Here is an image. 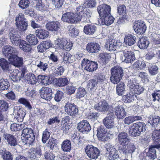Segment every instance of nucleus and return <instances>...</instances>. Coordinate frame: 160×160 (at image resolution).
Wrapping results in <instances>:
<instances>
[{
    "label": "nucleus",
    "instance_id": "1",
    "mask_svg": "<svg viewBox=\"0 0 160 160\" xmlns=\"http://www.w3.org/2000/svg\"><path fill=\"white\" fill-rule=\"evenodd\" d=\"M76 12L77 14L78 22H90V19L91 17L92 13L88 9L82 6H79L76 8Z\"/></svg>",
    "mask_w": 160,
    "mask_h": 160
},
{
    "label": "nucleus",
    "instance_id": "2",
    "mask_svg": "<svg viewBox=\"0 0 160 160\" xmlns=\"http://www.w3.org/2000/svg\"><path fill=\"white\" fill-rule=\"evenodd\" d=\"M25 125V128L22 131L21 139L22 142L24 144L32 145L35 140V135L32 129L27 128Z\"/></svg>",
    "mask_w": 160,
    "mask_h": 160
},
{
    "label": "nucleus",
    "instance_id": "3",
    "mask_svg": "<svg viewBox=\"0 0 160 160\" xmlns=\"http://www.w3.org/2000/svg\"><path fill=\"white\" fill-rule=\"evenodd\" d=\"M146 126L145 123L140 122L134 123L129 128V133L131 136L136 137L140 135L141 132H145Z\"/></svg>",
    "mask_w": 160,
    "mask_h": 160
},
{
    "label": "nucleus",
    "instance_id": "4",
    "mask_svg": "<svg viewBox=\"0 0 160 160\" xmlns=\"http://www.w3.org/2000/svg\"><path fill=\"white\" fill-rule=\"evenodd\" d=\"M118 142L120 145L118 148L119 152L120 153H125L126 147L131 141L127 133L122 132L118 134Z\"/></svg>",
    "mask_w": 160,
    "mask_h": 160
},
{
    "label": "nucleus",
    "instance_id": "5",
    "mask_svg": "<svg viewBox=\"0 0 160 160\" xmlns=\"http://www.w3.org/2000/svg\"><path fill=\"white\" fill-rule=\"evenodd\" d=\"M110 80L114 84H117L120 82L123 75L122 68L118 66H115L111 70Z\"/></svg>",
    "mask_w": 160,
    "mask_h": 160
},
{
    "label": "nucleus",
    "instance_id": "6",
    "mask_svg": "<svg viewBox=\"0 0 160 160\" xmlns=\"http://www.w3.org/2000/svg\"><path fill=\"white\" fill-rule=\"evenodd\" d=\"M54 44L58 49L66 51H69L72 46V43L68 42L66 39L64 38H58L55 41Z\"/></svg>",
    "mask_w": 160,
    "mask_h": 160
},
{
    "label": "nucleus",
    "instance_id": "7",
    "mask_svg": "<svg viewBox=\"0 0 160 160\" xmlns=\"http://www.w3.org/2000/svg\"><path fill=\"white\" fill-rule=\"evenodd\" d=\"M81 66L82 68L89 72L95 71L98 68V64L96 62L90 61L87 58L83 59Z\"/></svg>",
    "mask_w": 160,
    "mask_h": 160
},
{
    "label": "nucleus",
    "instance_id": "8",
    "mask_svg": "<svg viewBox=\"0 0 160 160\" xmlns=\"http://www.w3.org/2000/svg\"><path fill=\"white\" fill-rule=\"evenodd\" d=\"M85 151L88 157L93 159L97 158L100 154V150L92 145L87 146L85 148Z\"/></svg>",
    "mask_w": 160,
    "mask_h": 160
},
{
    "label": "nucleus",
    "instance_id": "9",
    "mask_svg": "<svg viewBox=\"0 0 160 160\" xmlns=\"http://www.w3.org/2000/svg\"><path fill=\"white\" fill-rule=\"evenodd\" d=\"M77 14H74L71 12H67L63 14L62 16V21L67 23H72L78 21Z\"/></svg>",
    "mask_w": 160,
    "mask_h": 160
},
{
    "label": "nucleus",
    "instance_id": "10",
    "mask_svg": "<svg viewBox=\"0 0 160 160\" xmlns=\"http://www.w3.org/2000/svg\"><path fill=\"white\" fill-rule=\"evenodd\" d=\"M133 28L136 33L138 34H141L145 33L147 27L143 21L138 20L134 22Z\"/></svg>",
    "mask_w": 160,
    "mask_h": 160
},
{
    "label": "nucleus",
    "instance_id": "11",
    "mask_svg": "<svg viewBox=\"0 0 160 160\" xmlns=\"http://www.w3.org/2000/svg\"><path fill=\"white\" fill-rule=\"evenodd\" d=\"M115 115L114 113L111 112H109L107 116L103 120V122L107 128H112L115 126V123L114 121Z\"/></svg>",
    "mask_w": 160,
    "mask_h": 160
},
{
    "label": "nucleus",
    "instance_id": "12",
    "mask_svg": "<svg viewBox=\"0 0 160 160\" xmlns=\"http://www.w3.org/2000/svg\"><path fill=\"white\" fill-rule=\"evenodd\" d=\"M111 7L107 4L100 5L98 7L97 11L101 17H105L110 14Z\"/></svg>",
    "mask_w": 160,
    "mask_h": 160
},
{
    "label": "nucleus",
    "instance_id": "13",
    "mask_svg": "<svg viewBox=\"0 0 160 160\" xmlns=\"http://www.w3.org/2000/svg\"><path fill=\"white\" fill-rule=\"evenodd\" d=\"M65 111L68 114L73 116L78 112V108L73 103L69 102H67L64 107Z\"/></svg>",
    "mask_w": 160,
    "mask_h": 160
},
{
    "label": "nucleus",
    "instance_id": "14",
    "mask_svg": "<svg viewBox=\"0 0 160 160\" xmlns=\"http://www.w3.org/2000/svg\"><path fill=\"white\" fill-rule=\"evenodd\" d=\"M41 97L46 100H50L52 98V91L51 88L44 87L39 90Z\"/></svg>",
    "mask_w": 160,
    "mask_h": 160
},
{
    "label": "nucleus",
    "instance_id": "15",
    "mask_svg": "<svg viewBox=\"0 0 160 160\" xmlns=\"http://www.w3.org/2000/svg\"><path fill=\"white\" fill-rule=\"evenodd\" d=\"M123 57L122 58L123 61L126 63H131L136 59L134 53L133 52L127 50L122 51Z\"/></svg>",
    "mask_w": 160,
    "mask_h": 160
},
{
    "label": "nucleus",
    "instance_id": "16",
    "mask_svg": "<svg viewBox=\"0 0 160 160\" xmlns=\"http://www.w3.org/2000/svg\"><path fill=\"white\" fill-rule=\"evenodd\" d=\"M121 44V43L118 42L115 39L110 38L107 41L105 48L109 51H114L119 48Z\"/></svg>",
    "mask_w": 160,
    "mask_h": 160
},
{
    "label": "nucleus",
    "instance_id": "17",
    "mask_svg": "<svg viewBox=\"0 0 160 160\" xmlns=\"http://www.w3.org/2000/svg\"><path fill=\"white\" fill-rule=\"evenodd\" d=\"M77 128L83 133H87L91 129L89 123L86 120H83L78 123Z\"/></svg>",
    "mask_w": 160,
    "mask_h": 160
},
{
    "label": "nucleus",
    "instance_id": "18",
    "mask_svg": "<svg viewBox=\"0 0 160 160\" xmlns=\"http://www.w3.org/2000/svg\"><path fill=\"white\" fill-rule=\"evenodd\" d=\"M9 37L11 42L14 45L18 46L20 41L19 36L18 34V31L15 29L11 28L9 33Z\"/></svg>",
    "mask_w": 160,
    "mask_h": 160
},
{
    "label": "nucleus",
    "instance_id": "19",
    "mask_svg": "<svg viewBox=\"0 0 160 160\" xmlns=\"http://www.w3.org/2000/svg\"><path fill=\"white\" fill-rule=\"evenodd\" d=\"M97 136L98 139L102 141L108 140V133L105 128L102 126L99 127L97 129Z\"/></svg>",
    "mask_w": 160,
    "mask_h": 160
},
{
    "label": "nucleus",
    "instance_id": "20",
    "mask_svg": "<svg viewBox=\"0 0 160 160\" xmlns=\"http://www.w3.org/2000/svg\"><path fill=\"white\" fill-rule=\"evenodd\" d=\"M16 52L15 48L10 46H4L2 51L3 55L5 57L7 58L8 60L15 55Z\"/></svg>",
    "mask_w": 160,
    "mask_h": 160
},
{
    "label": "nucleus",
    "instance_id": "21",
    "mask_svg": "<svg viewBox=\"0 0 160 160\" xmlns=\"http://www.w3.org/2000/svg\"><path fill=\"white\" fill-rule=\"evenodd\" d=\"M13 115L18 122H21L22 121L26 115V112L22 108L15 107L14 108Z\"/></svg>",
    "mask_w": 160,
    "mask_h": 160
},
{
    "label": "nucleus",
    "instance_id": "22",
    "mask_svg": "<svg viewBox=\"0 0 160 160\" xmlns=\"http://www.w3.org/2000/svg\"><path fill=\"white\" fill-rule=\"evenodd\" d=\"M29 158L32 160L37 159L42 155L41 149L40 146L31 148L30 149Z\"/></svg>",
    "mask_w": 160,
    "mask_h": 160
},
{
    "label": "nucleus",
    "instance_id": "23",
    "mask_svg": "<svg viewBox=\"0 0 160 160\" xmlns=\"http://www.w3.org/2000/svg\"><path fill=\"white\" fill-rule=\"evenodd\" d=\"M94 108L99 112H105L108 111L109 106L108 102L104 101L95 104Z\"/></svg>",
    "mask_w": 160,
    "mask_h": 160
},
{
    "label": "nucleus",
    "instance_id": "24",
    "mask_svg": "<svg viewBox=\"0 0 160 160\" xmlns=\"http://www.w3.org/2000/svg\"><path fill=\"white\" fill-rule=\"evenodd\" d=\"M3 137L6 140L9 145L14 146L17 144V139L14 136L10 134L5 133Z\"/></svg>",
    "mask_w": 160,
    "mask_h": 160
},
{
    "label": "nucleus",
    "instance_id": "25",
    "mask_svg": "<svg viewBox=\"0 0 160 160\" xmlns=\"http://www.w3.org/2000/svg\"><path fill=\"white\" fill-rule=\"evenodd\" d=\"M155 148L160 149V143L152 146L149 148V151L147 153V156L152 160L155 159L157 157Z\"/></svg>",
    "mask_w": 160,
    "mask_h": 160
},
{
    "label": "nucleus",
    "instance_id": "26",
    "mask_svg": "<svg viewBox=\"0 0 160 160\" xmlns=\"http://www.w3.org/2000/svg\"><path fill=\"white\" fill-rule=\"evenodd\" d=\"M60 27V23L58 21L49 22L46 25V27L47 30L52 32L57 31Z\"/></svg>",
    "mask_w": 160,
    "mask_h": 160
},
{
    "label": "nucleus",
    "instance_id": "27",
    "mask_svg": "<svg viewBox=\"0 0 160 160\" xmlns=\"http://www.w3.org/2000/svg\"><path fill=\"white\" fill-rule=\"evenodd\" d=\"M136 37L134 34H127L124 38V43L127 45L131 46L136 42Z\"/></svg>",
    "mask_w": 160,
    "mask_h": 160
},
{
    "label": "nucleus",
    "instance_id": "28",
    "mask_svg": "<svg viewBox=\"0 0 160 160\" xmlns=\"http://www.w3.org/2000/svg\"><path fill=\"white\" fill-rule=\"evenodd\" d=\"M86 49L88 52L96 53L100 50L101 47L97 43L91 42L87 44Z\"/></svg>",
    "mask_w": 160,
    "mask_h": 160
},
{
    "label": "nucleus",
    "instance_id": "29",
    "mask_svg": "<svg viewBox=\"0 0 160 160\" xmlns=\"http://www.w3.org/2000/svg\"><path fill=\"white\" fill-rule=\"evenodd\" d=\"M8 60L12 64L16 67H20L23 64V58H19L15 55Z\"/></svg>",
    "mask_w": 160,
    "mask_h": 160
},
{
    "label": "nucleus",
    "instance_id": "30",
    "mask_svg": "<svg viewBox=\"0 0 160 160\" xmlns=\"http://www.w3.org/2000/svg\"><path fill=\"white\" fill-rule=\"evenodd\" d=\"M106 148L107 151L106 155L107 156L109 155V159L116 154H118V151L115 148L114 146L110 143H108L106 145Z\"/></svg>",
    "mask_w": 160,
    "mask_h": 160
},
{
    "label": "nucleus",
    "instance_id": "31",
    "mask_svg": "<svg viewBox=\"0 0 160 160\" xmlns=\"http://www.w3.org/2000/svg\"><path fill=\"white\" fill-rule=\"evenodd\" d=\"M114 20V18L111 15L102 18L99 20V22L102 25L109 26L112 24Z\"/></svg>",
    "mask_w": 160,
    "mask_h": 160
},
{
    "label": "nucleus",
    "instance_id": "32",
    "mask_svg": "<svg viewBox=\"0 0 160 160\" xmlns=\"http://www.w3.org/2000/svg\"><path fill=\"white\" fill-rule=\"evenodd\" d=\"M33 6L39 11H43L47 10V6L43 3L41 0H33Z\"/></svg>",
    "mask_w": 160,
    "mask_h": 160
},
{
    "label": "nucleus",
    "instance_id": "33",
    "mask_svg": "<svg viewBox=\"0 0 160 160\" xmlns=\"http://www.w3.org/2000/svg\"><path fill=\"white\" fill-rule=\"evenodd\" d=\"M115 114L118 118L122 119L126 116V113L122 106L118 105L115 108Z\"/></svg>",
    "mask_w": 160,
    "mask_h": 160
},
{
    "label": "nucleus",
    "instance_id": "34",
    "mask_svg": "<svg viewBox=\"0 0 160 160\" xmlns=\"http://www.w3.org/2000/svg\"><path fill=\"white\" fill-rule=\"evenodd\" d=\"M149 44V42L147 38L142 37L139 38L138 46L141 49L147 48Z\"/></svg>",
    "mask_w": 160,
    "mask_h": 160
},
{
    "label": "nucleus",
    "instance_id": "35",
    "mask_svg": "<svg viewBox=\"0 0 160 160\" xmlns=\"http://www.w3.org/2000/svg\"><path fill=\"white\" fill-rule=\"evenodd\" d=\"M22 74L18 70H14L11 73V78L13 81L18 82L23 77Z\"/></svg>",
    "mask_w": 160,
    "mask_h": 160
},
{
    "label": "nucleus",
    "instance_id": "36",
    "mask_svg": "<svg viewBox=\"0 0 160 160\" xmlns=\"http://www.w3.org/2000/svg\"><path fill=\"white\" fill-rule=\"evenodd\" d=\"M97 29L96 27L92 24H88L85 26L83 31L87 35L93 34Z\"/></svg>",
    "mask_w": 160,
    "mask_h": 160
},
{
    "label": "nucleus",
    "instance_id": "37",
    "mask_svg": "<svg viewBox=\"0 0 160 160\" xmlns=\"http://www.w3.org/2000/svg\"><path fill=\"white\" fill-rule=\"evenodd\" d=\"M20 48L25 52H30L32 50V48L31 45L28 44L26 41L21 40L20 41L19 44Z\"/></svg>",
    "mask_w": 160,
    "mask_h": 160
},
{
    "label": "nucleus",
    "instance_id": "38",
    "mask_svg": "<svg viewBox=\"0 0 160 160\" xmlns=\"http://www.w3.org/2000/svg\"><path fill=\"white\" fill-rule=\"evenodd\" d=\"M61 149L65 152H69L71 149V141L69 140L66 139L64 140L61 145Z\"/></svg>",
    "mask_w": 160,
    "mask_h": 160
},
{
    "label": "nucleus",
    "instance_id": "39",
    "mask_svg": "<svg viewBox=\"0 0 160 160\" xmlns=\"http://www.w3.org/2000/svg\"><path fill=\"white\" fill-rule=\"evenodd\" d=\"M138 84V83L137 82L136 79L135 78L130 79L128 81V86L129 87L130 91L132 94H134V92Z\"/></svg>",
    "mask_w": 160,
    "mask_h": 160
},
{
    "label": "nucleus",
    "instance_id": "40",
    "mask_svg": "<svg viewBox=\"0 0 160 160\" xmlns=\"http://www.w3.org/2000/svg\"><path fill=\"white\" fill-rule=\"evenodd\" d=\"M147 64L149 72L151 75H155L158 73V68L157 66L148 62H147Z\"/></svg>",
    "mask_w": 160,
    "mask_h": 160
},
{
    "label": "nucleus",
    "instance_id": "41",
    "mask_svg": "<svg viewBox=\"0 0 160 160\" xmlns=\"http://www.w3.org/2000/svg\"><path fill=\"white\" fill-rule=\"evenodd\" d=\"M37 36L41 39H44L48 36V31L44 29H37L35 31Z\"/></svg>",
    "mask_w": 160,
    "mask_h": 160
},
{
    "label": "nucleus",
    "instance_id": "42",
    "mask_svg": "<svg viewBox=\"0 0 160 160\" xmlns=\"http://www.w3.org/2000/svg\"><path fill=\"white\" fill-rule=\"evenodd\" d=\"M68 80L66 78H57L55 81V84L59 87H63L67 85Z\"/></svg>",
    "mask_w": 160,
    "mask_h": 160
},
{
    "label": "nucleus",
    "instance_id": "43",
    "mask_svg": "<svg viewBox=\"0 0 160 160\" xmlns=\"http://www.w3.org/2000/svg\"><path fill=\"white\" fill-rule=\"evenodd\" d=\"M25 78L27 80L28 83L34 84L37 82V79L35 75L29 73L26 74Z\"/></svg>",
    "mask_w": 160,
    "mask_h": 160
},
{
    "label": "nucleus",
    "instance_id": "44",
    "mask_svg": "<svg viewBox=\"0 0 160 160\" xmlns=\"http://www.w3.org/2000/svg\"><path fill=\"white\" fill-rule=\"evenodd\" d=\"M6 79L2 78L0 80V90L2 91L7 90L9 88L10 85Z\"/></svg>",
    "mask_w": 160,
    "mask_h": 160
},
{
    "label": "nucleus",
    "instance_id": "45",
    "mask_svg": "<svg viewBox=\"0 0 160 160\" xmlns=\"http://www.w3.org/2000/svg\"><path fill=\"white\" fill-rule=\"evenodd\" d=\"M38 77L39 81L43 85H47L51 83V82L49 80V78L48 76L39 75Z\"/></svg>",
    "mask_w": 160,
    "mask_h": 160
},
{
    "label": "nucleus",
    "instance_id": "46",
    "mask_svg": "<svg viewBox=\"0 0 160 160\" xmlns=\"http://www.w3.org/2000/svg\"><path fill=\"white\" fill-rule=\"evenodd\" d=\"M25 123L16 124L14 123L11 125V129L12 131H18L21 130L25 127Z\"/></svg>",
    "mask_w": 160,
    "mask_h": 160
},
{
    "label": "nucleus",
    "instance_id": "47",
    "mask_svg": "<svg viewBox=\"0 0 160 160\" xmlns=\"http://www.w3.org/2000/svg\"><path fill=\"white\" fill-rule=\"evenodd\" d=\"M26 39L29 43L31 45H35L38 42L37 38L33 34H29L27 36Z\"/></svg>",
    "mask_w": 160,
    "mask_h": 160
},
{
    "label": "nucleus",
    "instance_id": "48",
    "mask_svg": "<svg viewBox=\"0 0 160 160\" xmlns=\"http://www.w3.org/2000/svg\"><path fill=\"white\" fill-rule=\"evenodd\" d=\"M148 119V122L154 127L159 123L160 117L158 116H154V117H149Z\"/></svg>",
    "mask_w": 160,
    "mask_h": 160
},
{
    "label": "nucleus",
    "instance_id": "49",
    "mask_svg": "<svg viewBox=\"0 0 160 160\" xmlns=\"http://www.w3.org/2000/svg\"><path fill=\"white\" fill-rule=\"evenodd\" d=\"M117 93L119 96H122L125 90V86L124 83L120 82L117 86Z\"/></svg>",
    "mask_w": 160,
    "mask_h": 160
},
{
    "label": "nucleus",
    "instance_id": "50",
    "mask_svg": "<svg viewBox=\"0 0 160 160\" xmlns=\"http://www.w3.org/2000/svg\"><path fill=\"white\" fill-rule=\"evenodd\" d=\"M63 58L64 62L66 63H71L74 61V57L68 53H64Z\"/></svg>",
    "mask_w": 160,
    "mask_h": 160
},
{
    "label": "nucleus",
    "instance_id": "51",
    "mask_svg": "<svg viewBox=\"0 0 160 160\" xmlns=\"http://www.w3.org/2000/svg\"><path fill=\"white\" fill-rule=\"evenodd\" d=\"M152 138L153 142H157L160 140V131L155 130L152 133Z\"/></svg>",
    "mask_w": 160,
    "mask_h": 160
},
{
    "label": "nucleus",
    "instance_id": "52",
    "mask_svg": "<svg viewBox=\"0 0 160 160\" xmlns=\"http://www.w3.org/2000/svg\"><path fill=\"white\" fill-rule=\"evenodd\" d=\"M16 25L19 31L24 32L27 29L28 23L27 21L21 23H19L18 24H16Z\"/></svg>",
    "mask_w": 160,
    "mask_h": 160
},
{
    "label": "nucleus",
    "instance_id": "53",
    "mask_svg": "<svg viewBox=\"0 0 160 160\" xmlns=\"http://www.w3.org/2000/svg\"><path fill=\"white\" fill-rule=\"evenodd\" d=\"M37 66L40 69L45 71L48 68V64L42 60L37 61L36 62Z\"/></svg>",
    "mask_w": 160,
    "mask_h": 160
},
{
    "label": "nucleus",
    "instance_id": "54",
    "mask_svg": "<svg viewBox=\"0 0 160 160\" xmlns=\"http://www.w3.org/2000/svg\"><path fill=\"white\" fill-rule=\"evenodd\" d=\"M18 102L25 106L29 110H31L32 107L31 105L30 102L26 98H20L18 100Z\"/></svg>",
    "mask_w": 160,
    "mask_h": 160
},
{
    "label": "nucleus",
    "instance_id": "55",
    "mask_svg": "<svg viewBox=\"0 0 160 160\" xmlns=\"http://www.w3.org/2000/svg\"><path fill=\"white\" fill-rule=\"evenodd\" d=\"M126 152L125 153L122 152L123 154H126L127 152L132 153L134 152L136 148V147L133 143H130L126 147Z\"/></svg>",
    "mask_w": 160,
    "mask_h": 160
},
{
    "label": "nucleus",
    "instance_id": "56",
    "mask_svg": "<svg viewBox=\"0 0 160 160\" xmlns=\"http://www.w3.org/2000/svg\"><path fill=\"white\" fill-rule=\"evenodd\" d=\"M86 91L85 89L82 88H79L77 93L76 98L77 99H80L84 97L86 94Z\"/></svg>",
    "mask_w": 160,
    "mask_h": 160
},
{
    "label": "nucleus",
    "instance_id": "57",
    "mask_svg": "<svg viewBox=\"0 0 160 160\" xmlns=\"http://www.w3.org/2000/svg\"><path fill=\"white\" fill-rule=\"evenodd\" d=\"M24 15L21 13H19L16 17L15 18V24L18 23H22L24 22L27 21Z\"/></svg>",
    "mask_w": 160,
    "mask_h": 160
},
{
    "label": "nucleus",
    "instance_id": "58",
    "mask_svg": "<svg viewBox=\"0 0 160 160\" xmlns=\"http://www.w3.org/2000/svg\"><path fill=\"white\" fill-rule=\"evenodd\" d=\"M133 65L134 67L138 69H141L147 66V64L142 61L138 60L135 62Z\"/></svg>",
    "mask_w": 160,
    "mask_h": 160
},
{
    "label": "nucleus",
    "instance_id": "59",
    "mask_svg": "<svg viewBox=\"0 0 160 160\" xmlns=\"http://www.w3.org/2000/svg\"><path fill=\"white\" fill-rule=\"evenodd\" d=\"M9 64L5 59L2 58L0 59V66L3 70H6L8 69Z\"/></svg>",
    "mask_w": 160,
    "mask_h": 160
},
{
    "label": "nucleus",
    "instance_id": "60",
    "mask_svg": "<svg viewBox=\"0 0 160 160\" xmlns=\"http://www.w3.org/2000/svg\"><path fill=\"white\" fill-rule=\"evenodd\" d=\"M30 2L29 0H20L18 4L20 8L23 9L29 6Z\"/></svg>",
    "mask_w": 160,
    "mask_h": 160
},
{
    "label": "nucleus",
    "instance_id": "61",
    "mask_svg": "<svg viewBox=\"0 0 160 160\" xmlns=\"http://www.w3.org/2000/svg\"><path fill=\"white\" fill-rule=\"evenodd\" d=\"M44 158L46 160H54L55 156L52 152L46 151L43 154Z\"/></svg>",
    "mask_w": 160,
    "mask_h": 160
},
{
    "label": "nucleus",
    "instance_id": "62",
    "mask_svg": "<svg viewBox=\"0 0 160 160\" xmlns=\"http://www.w3.org/2000/svg\"><path fill=\"white\" fill-rule=\"evenodd\" d=\"M76 90V88L72 85H68L65 89V92L67 94L71 95L74 93Z\"/></svg>",
    "mask_w": 160,
    "mask_h": 160
},
{
    "label": "nucleus",
    "instance_id": "63",
    "mask_svg": "<svg viewBox=\"0 0 160 160\" xmlns=\"http://www.w3.org/2000/svg\"><path fill=\"white\" fill-rule=\"evenodd\" d=\"M152 38V39L155 44H160V35L154 33L151 35Z\"/></svg>",
    "mask_w": 160,
    "mask_h": 160
},
{
    "label": "nucleus",
    "instance_id": "64",
    "mask_svg": "<svg viewBox=\"0 0 160 160\" xmlns=\"http://www.w3.org/2000/svg\"><path fill=\"white\" fill-rule=\"evenodd\" d=\"M152 38V39L155 44H160V35L154 33L151 35Z\"/></svg>",
    "mask_w": 160,
    "mask_h": 160
}]
</instances>
